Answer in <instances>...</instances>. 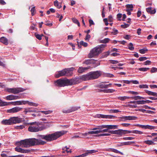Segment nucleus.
<instances>
[{
	"label": "nucleus",
	"mask_w": 157,
	"mask_h": 157,
	"mask_svg": "<svg viewBox=\"0 0 157 157\" xmlns=\"http://www.w3.org/2000/svg\"><path fill=\"white\" fill-rule=\"evenodd\" d=\"M21 146L25 147H29L32 146L39 145H44L46 142L40 139L31 138L21 140L19 142Z\"/></svg>",
	"instance_id": "obj_1"
},
{
	"label": "nucleus",
	"mask_w": 157,
	"mask_h": 157,
	"mask_svg": "<svg viewBox=\"0 0 157 157\" xmlns=\"http://www.w3.org/2000/svg\"><path fill=\"white\" fill-rule=\"evenodd\" d=\"M64 134L63 132H56L52 134L46 135H38L40 139L48 141H51L56 140Z\"/></svg>",
	"instance_id": "obj_2"
},
{
	"label": "nucleus",
	"mask_w": 157,
	"mask_h": 157,
	"mask_svg": "<svg viewBox=\"0 0 157 157\" xmlns=\"http://www.w3.org/2000/svg\"><path fill=\"white\" fill-rule=\"evenodd\" d=\"M106 46L105 44H101L98 45L91 50L88 54V57L91 58L98 55L104 50V48Z\"/></svg>",
	"instance_id": "obj_3"
},
{
	"label": "nucleus",
	"mask_w": 157,
	"mask_h": 157,
	"mask_svg": "<svg viewBox=\"0 0 157 157\" xmlns=\"http://www.w3.org/2000/svg\"><path fill=\"white\" fill-rule=\"evenodd\" d=\"M74 68L71 67L65 68L63 70L56 72L55 76L56 78H59L63 76H71L73 74Z\"/></svg>",
	"instance_id": "obj_4"
},
{
	"label": "nucleus",
	"mask_w": 157,
	"mask_h": 157,
	"mask_svg": "<svg viewBox=\"0 0 157 157\" xmlns=\"http://www.w3.org/2000/svg\"><path fill=\"white\" fill-rule=\"evenodd\" d=\"M30 126L28 128V130L29 131L32 132H36L43 130L44 128L43 126H40L39 125V123L36 122L30 123H29Z\"/></svg>",
	"instance_id": "obj_5"
},
{
	"label": "nucleus",
	"mask_w": 157,
	"mask_h": 157,
	"mask_svg": "<svg viewBox=\"0 0 157 157\" xmlns=\"http://www.w3.org/2000/svg\"><path fill=\"white\" fill-rule=\"evenodd\" d=\"M54 84L55 86L59 87L68 86V79L66 78L58 79L55 81Z\"/></svg>",
	"instance_id": "obj_6"
},
{
	"label": "nucleus",
	"mask_w": 157,
	"mask_h": 157,
	"mask_svg": "<svg viewBox=\"0 0 157 157\" xmlns=\"http://www.w3.org/2000/svg\"><path fill=\"white\" fill-rule=\"evenodd\" d=\"M91 79H94L97 78L101 74V71H92L89 73Z\"/></svg>",
	"instance_id": "obj_7"
},
{
	"label": "nucleus",
	"mask_w": 157,
	"mask_h": 157,
	"mask_svg": "<svg viewBox=\"0 0 157 157\" xmlns=\"http://www.w3.org/2000/svg\"><path fill=\"white\" fill-rule=\"evenodd\" d=\"M6 90L10 93L13 94H17L20 92H23L24 91L23 89L22 88H7Z\"/></svg>",
	"instance_id": "obj_8"
},
{
	"label": "nucleus",
	"mask_w": 157,
	"mask_h": 157,
	"mask_svg": "<svg viewBox=\"0 0 157 157\" xmlns=\"http://www.w3.org/2000/svg\"><path fill=\"white\" fill-rule=\"evenodd\" d=\"M11 119L12 122V124L22 122L24 120L23 118H19L18 117H11Z\"/></svg>",
	"instance_id": "obj_9"
},
{
	"label": "nucleus",
	"mask_w": 157,
	"mask_h": 157,
	"mask_svg": "<svg viewBox=\"0 0 157 157\" xmlns=\"http://www.w3.org/2000/svg\"><path fill=\"white\" fill-rule=\"evenodd\" d=\"M22 109V108L20 107L19 106H16L7 110V112L9 113H15L21 111Z\"/></svg>",
	"instance_id": "obj_10"
},
{
	"label": "nucleus",
	"mask_w": 157,
	"mask_h": 157,
	"mask_svg": "<svg viewBox=\"0 0 157 157\" xmlns=\"http://www.w3.org/2000/svg\"><path fill=\"white\" fill-rule=\"evenodd\" d=\"M78 78H75L71 79H68V86H71L76 84L80 82Z\"/></svg>",
	"instance_id": "obj_11"
},
{
	"label": "nucleus",
	"mask_w": 157,
	"mask_h": 157,
	"mask_svg": "<svg viewBox=\"0 0 157 157\" xmlns=\"http://www.w3.org/2000/svg\"><path fill=\"white\" fill-rule=\"evenodd\" d=\"M15 151L21 153H26L31 152V150L30 149H24L18 147L15 148Z\"/></svg>",
	"instance_id": "obj_12"
},
{
	"label": "nucleus",
	"mask_w": 157,
	"mask_h": 157,
	"mask_svg": "<svg viewBox=\"0 0 157 157\" xmlns=\"http://www.w3.org/2000/svg\"><path fill=\"white\" fill-rule=\"evenodd\" d=\"M98 151L95 150H88L85 153L81 155L76 156L74 157H84L87 156L90 154H92L94 153H95L97 152Z\"/></svg>",
	"instance_id": "obj_13"
},
{
	"label": "nucleus",
	"mask_w": 157,
	"mask_h": 157,
	"mask_svg": "<svg viewBox=\"0 0 157 157\" xmlns=\"http://www.w3.org/2000/svg\"><path fill=\"white\" fill-rule=\"evenodd\" d=\"M101 127L102 128H107L109 129H115L118 128V126L114 125H103Z\"/></svg>",
	"instance_id": "obj_14"
},
{
	"label": "nucleus",
	"mask_w": 157,
	"mask_h": 157,
	"mask_svg": "<svg viewBox=\"0 0 157 157\" xmlns=\"http://www.w3.org/2000/svg\"><path fill=\"white\" fill-rule=\"evenodd\" d=\"M80 108L78 107H71L70 109L67 110H63V112L64 113H69L77 110Z\"/></svg>",
	"instance_id": "obj_15"
},
{
	"label": "nucleus",
	"mask_w": 157,
	"mask_h": 157,
	"mask_svg": "<svg viewBox=\"0 0 157 157\" xmlns=\"http://www.w3.org/2000/svg\"><path fill=\"white\" fill-rule=\"evenodd\" d=\"M137 118V117H136L133 116H124L121 117L122 119L124 121L135 120Z\"/></svg>",
	"instance_id": "obj_16"
},
{
	"label": "nucleus",
	"mask_w": 157,
	"mask_h": 157,
	"mask_svg": "<svg viewBox=\"0 0 157 157\" xmlns=\"http://www.w3.org/2000/svg\"><path fill=\"white\" fill-rule=\"evenodd\" d=\"M97 117L99 118H108V119H112L114 116L111 115H105L103 114H97Z\"/></svg>",
	"instance_id": "obj_17"
},
{
	"label": "nucleus",
	"mask_w": 157,
	"mask_h": 157,
	"mask_svg": "<svg viewBox=\"0 0 157 157\" xmlns=\"http://www.w3.org/2000/svg\"><path fill=\"white\" fill-rule=\"evenodd\" d=\"M11 104H12L14 105H25L26 104V102L25 101H18L14 102H10Z\"/></svg>",
	"instance_id": "obj_18"
},
{
	"label": "nucleus",
	"mask_w": 157,
	"mask_h": 157,
	"mask_svg": "<svg viewBox=\"0 0 157 157\" xmlns=\"http://www.w3.org/2000/svg\"><path fill=\"white\" fill-rule=\"evenodd\" d=\"M24 109V112L25 114H26L27 113L36 112V111L32 107L25 108Z\"/></svg>",
	"instance_id": "obj_19"
},
{
	"label": "nucleus",
	"mask_w": 157,
	"mask_h": 157,
	"mask_svg": "<svg viewBox=\"0 0 157 157\" xmlns=\"http://www.w3.org/2000/svg\"><path fill=\"white\" fill-rule=\"evenodd\" d=\"M1 123L3 125H12L11 118L8 120H3L2 121Z\"/></svg>",
	"instance_id": "obj_20"
},
{
	"label": "nucleus",
	"mask_w": 157,
	"mask_h": 157,
	"mask_svg": "<svg viewBox=\"0 0 157 157\" xmlns=\"http://www.w3.org/2000/svg\"><path fill=\"white\" fill-rule=\"evenodd\" d=\"M96 61L93 59H86L83 63L89 65L91 64H94L95 63Z\"/></svg>",
	"instance_id": "obj_21"
},
{
	"label": "nucleus",
	"mask_w": 157,
	"mask_h": 157,
	"mask_svg": "<svg viewBox=\"0 0 157 157\" xmlns=\"http://www.w3.org/2000/svg\"><path fill=\"white\" fill-rule=\"evenodd\" d=\"M141 128H144L145 129H148L150 130L154 129L155 128V127L154 126H152L151 125H142L141 126Z\"/></svg>",
	"instance_id": "obj_22"
},
{
	"label": "nucleus",
	"mask_w": 157,
	"mask_h": 157,
	"mask_svg": "<svg viewBox=\"0 0 157 157\" xmlns=\"http://www.w3.org/2000/svg\"><path fill=\"white\" fill-rule=\"evenodd\" d=\"M11 102H6L2 100L0 98V106H4L11 104Z\"/></svg>",
	"instance_id": "obj_23"
},
{
	"label": "nucleus",
	"mask_w": 157,
	"mask_h": 157,
	"mask_svg": "<svg viewBox=\"0 0 157 157\" xmlns=\"http://www.w3.org/2000/svg\"><path fill=\"white\" fill-rule=\"evenodd\" d=\"M0 42L6 45H7L8 44V40L4 37H1L0 38Z\"/></svg>",
	"instance_id": "obj_24"
},
{
	"label": "nucleus",
	"mask_w": 157,
	"mask_h": 157,
	"mask_svg": "<svg viewBox=\"0 0 157 157\" xmlns=\"http://www.w3.org/2000/svg\"><path fill=\"white\" fill-rule=\"evenodd\" d=\"M130 98L132 99H134L135 100H140L141 99H145L146 98L143 97H142L140 96H135L131 97H130Z\"/></svg>",
	"instance_id": "obj_25"
},
{
	"label": "nucleus",
	"mask_w": 157,
	"mask_h": 157,
	"mask_svg": "<svg viewBox=\"0 0 157 157\" xmlns=\"http://www.w3.org/2000/svg\"><path fill=\"white\" fill-rule=\"evenodd\" d=\"M125 131L123 129H118L116 130V134L120 135H122L125 134V133H124Z\"/></svg>",
	"instance_id": "obj_26"
},
{
	"label": "nucleus",
	"mask_w": 157,
	"mask_h": 157,
	"mask_svg": "<svg viewBox=\"0 0 157 157\" xmlns=\"http://www.w3.org/2000/svg\"><path fill=\"white\" fill-rule=\"evenodd\" d=\"M151 7H149L146 9L147 11L150 14H154L155 13L156 11L155 9L152 10Z\"/></svg>",
	"instance_id": "obj_27"
},
{
	"label": "nucleus",
	"mask_w": 157,
	"mask_h": 157,
	"mask_svg": "<svg viewBox=\"0 0 157 157\" xmlns=\"http://www.w3.org/2000/svg\"><path fill=\"white\" fill-rule=\"evenodd\" d=\"M80 45L79 43H78V46L79 48H81V45H82L84 47H86L88 46V44L86 42H84L82 40L80 42Z\"/></svg>",
	"instance_id": "obj_28"
},
{
	"label": "nucleus",
	"mask_w": 157,
	"mask_h": 157,
	"mask_svg": "<svg viewBox=\"0 0 157 157\" xmlns=\"http://www.w3.org/2000/svg\"><path fill=\"white\" fill-rule=\"evenodd\" d=\"M82 79L84 80H91L89 73L86 75H83L82 76Z\"/></svg>",
	"instance_id": "obj_29"
},
{
	"label": "nucleus",
	"mask_w": 157,
	"mask_h": 157,
	"mask_svg": "<svg viewBox=\"0 0 157 157\" xmlns=\"http://www.w3.org/2000/svg\"><path fill=\"white\" fill-rule=\"evenodd\" d=\"M88 68H89L80 67L78 69V71L79 73H82Z\"/></svg>",
	"instance_id": "obj_30"
},
{
	"label": "nucleus",
	"mask_w": 157,
	"mask_h": 157,
	"mask_svg": "<svg viewBox=\"0 0 157 157\" xmlns=\"http://www.w3.org/2000/svg\"><path fill=\"white\" fill-rule=\"evenodd\" d=\"M135 142L134 141H128L127 142H124L121 144L119 146H121L123 145H128L131 144L132 143H135Z\"/></svg>",
	"instance_id": "obj_31"
},
{
	"label": "nucleus",
	"mask_w": 157,
	"mask_h": 157,
	"mask_svg": "<svg viewBox=\"0 0 157 157\" xmlns=\"http://www.w3.org/2000/svg\"><path fill=\"white\" fill-rule=\"evenodd\" d=\"M126 10H128L130 11L133 10V6L132 4H127L126 5Z\"/></svg>",
	"instance_id": "obj_32"
},
{
	"label": "nucleus",
	"mask_w": 157,
	"mask_h": 157,
	"mask_svg": "<svg viewBox=\"0 0 157 157\" xmlns=\"http://www.w3.org/2000/svg\"><path fill=\"white\" fill-rule=\"evenodd\" d=\"M130 97L127 96H123V97H118L117 98L122 101H124L125 100L130 98Z\"/></svg>",
	"instance_id": "obj_33"
},
{
	"label": "nucleus",
	"mask_w": 157,
	"mask_h": 157,
	"mask_svg": "<svg viewBox=\"0 0 157 157\" xmlns=\"http://www.w3.org/2000/svg\"><path fill=\"white\" fill-rule=\"evenodd\" d=\"M144 143L148 145L155 144L151 140H145L144 141Z\"/></svg>",
	"instance_id": "obj_34"
},
{
	"label": "nucleus",
	"mask_w": 157,
	"mask_h": 157,
	"mask_svg": "<svg viewBox=\"0 0 157 157\" xmlns=\"http://www.w3.org/2000/svg\"><path fill=\"white\" fill-rule=\"evenodd\" d=\"M6 98L7 100H14V95H10L7 96Z\"/></svg>",
	"instance_id": "obj_35"
},
{
	"label": "nucleus",
	"mask_w": 157,
	"mask_h": 157,
	"mask_svg": "<svg viewBox=\"0 0 157 157\" xmlns=\"http://www.w3.org/2000/svg\"><path fill=\"white\" fill-rule=\"evenodd\" d=\"M106 150L109 151H111L116 153H118V152H119V151L114 148H109L106 149Z\"/></svg>",
	"instance_id": "obj_36"
},
{
	"label": "nucleus",
	"mask_w": 157,
	"mask_h": 157,
	"mask_svg": "<svg viewBox=\"0 0 157 157\" xmlns=\"http://www.w3.org/2000/svg\"><path fill=\"white\" fill-rule=\"evenodd\" d=\"M110 40V39L108 38H105L103 40H100V43L106 44L107 43H108L109 41Z\"/></svg>",
	"instance_id": "obj_37"
},
{
	"label": "nucleus",
	"mask_w": 157,
	"mask_h": 157,
	"mask_svg": "<svg viewBox=\"0 0 157 157\" xmlns=\"http://www.w3.org/2000/svg\"><path fill=\"white\" fill-rule=\"evenodd\" d=\"M54 6L56 7H57L58 8L60 9L61 7V5L59 3L58 1L56 0V1H54Z\"/></svg>",
	"instance_id": "obj_38"
},
{
	"label": "nucleus",
	"mask_w": 157,
	"mask_h": 157,
	"mask_svg": "<svg viewBox=\"0 0 157 157\" xmlns=\"http://www.w3.org/2000/svg\"><path fill=\"white\" fill-rule=\"evenodd\" d=\"M115 90L113 89L104 90V92L105 93H112L115 91Z\"/></svg>",
	"instance_id": "obj_39"
},
{
	"label": "nucleus",
	"mask_w": 157,
	"mask_h": 157,
	"mask_svg": "<svg viewBox=\"0 0 157 157\" xmlns=\"http://www.w3.org/2000/svg\"><path fill=\"white\" fill-rule=\"evenodd\" d=\"M66 149L65 151H66L67 153H71L72 151L71 149H70L69 147H67V146H66L64 147H63L62 149L63 150H64L65 149Z\"/></svg>",
	"instance_id": "obj_40"
},
{
	"label": "nucleus",
	"mask_w": 157,
	"mask_h": 157,
	"mask_svg": "<svg viewBox=\"0 0 157 157\" xmlns=\"http://www.w3.org/2000/svg\"><path fill=\"white\" fill-rule=\"evenodd\" d=\"M72 21L74 23L77 24L78 26H80V23L77 19L75 18H72Z\"/></svg>",
	"instance_id": "obj_41"
},
{
	"label": "nucleus",
	"mask_w": 157,
	"mask_h": 157,
	"mask_svg": "<svg viewBox=\"0 0 157 157\" xmlns=\"http://www.w3.org/2000/svg\"><path fill=\"white\" fill-rule=\"evenodd\" d=\"M35 36L36 37L38 40H40L42 39V37L44 36V35L43 34H41L40 35L36 34V33H35Z\"/></svg>",
	"instance_id": "obj_42"
},
{
	"label": "nucleus",
	"mask_w": 157,
	"mask_h": 157,
	"mask_svg": "<svg viewBox=\"0 0 157 157\" xmlns=\"http://www.w3.org/2000/svg\"><path fill=\"white\" fill-rule=\"evenodd\" d=\"M148 51V50L146 48H144V49H140L139 50V52L142 54L145 53L147 51Z\"/></svg>",
	"instance_id": "obj_43"
},
{
	"label": "nucleus",
	"mask_w": 157,
	"mask_h": 157,
	"mask_svg": "<svg viewBox=\"0 0 157 157\" xmlns=\"http://www.w3.org/2000/svg\"><path fill=\"white\" fill-rule=\"evenodd\" d=\"M150 69L149 68L147 67H142L138 68V70L140 71L144 72Z\"/></svg>",
	"instance_id": "obj_44"
},
{
	"label": "nucleus",
	"mask_w": 157,
	"mask_h": 157,
	"mask_svg": "<svg viewBox=\"0 0 157 157\" xmlns=\"http://www.w3.org/2000/svg\"><path fill=\"white\" fill-rule=\"evenodd\" d=\"M128 49L131 51H133L134 49V47H133V44L132 43H130L129 44L128 46Z\"/></svg>",
	"instance_id": "obj_45"
},
{
	"label": "nucleus",
	"mask_w": 157,
	"mask_h": 157,
	"mask_svg": "<svg viewBox=\"0 0 157 157\" xmlns=\"http://www.w3.org/2000/svg\"><path fill=\"white\" fill-rule=\"evenodd\" d=\"M110 54L109 51L105 52L103 53L102 56L103 57H106Z\"/></svg>",
	"instance_id": "obj_46"
},
{
	"label": "nucleus",
	"mask_w": 157,
	"mask_h": 157,
	"mask_svg": "<svg viewBox=\"0 0 157 157\" xmlns=\"http://www.w3.org/2000/svg\"><path fill=\"white\" fill-rule=\"evenodd\" d=\"M139 87L140 88H148V86L146 84L140 85L139 86Z\"/></svg>",
	"instance_id": "obj_47"
},
{
	"label": "nucleus",
	"mask_w": 157,
	"mask_h": 157,
	"mask_svg": "<svg viewBox=\"0 0 157 157\" xmlns=\"http://www.w3.org/2000/svg\"><path fill=\"white\" fill-rule=\"evenodd\" d=\"M145 100H140L137 101V104L143 105L145 104Z\"/></svg>",
	"instance_id": "obj_48"
},
{
	"label": "nucleus",
	"mask_w": 157,
	"mask_h": 157,
	"mask_svg": "<svg viewBox=\"0 0 157 157\" xmlns=\"http://www.w3.org/2000/svg\"><path fill=\"white\" fill-rule=\"evenodd\" d=\"M148 58L146 57H141L139 58L138 60L140 61H142L146 60Z\"/></svg>",
	"instance_id": "obj_49"
},
{
	"label": "nucleus",
	"mask_w": 157,
	"mask_h": 157,
	"mask_svg": "<svg viewBox=\"0 0 157 157\" xmlns=\"http://www.w3.org/2000/svg\"><path fill=\"white\" fill-rule=\"evenodd\" d=\"M129 26V24H126V23H124V25H121V27L122 28L125 29V28H127Z\"/></svg>",
	"instance_id": "obj_50"
},
{
	"label": "nucleus",
	"mask_w": 157,
	"mask_h": 157,
	"mask_svg": "<svg viewBox=\"0 0 157 157\" xmlns=\"http://www.w3.org/2000/svg\"><path fill=\"white\" fill-rule=\"evenodd\" d=\"M110 135V133H103L101 134H98L97 135L98 136H109Z\"/></svg>",
	"instance_id": "obj_51"
},
{
	"label": "nucleus",
	"mask_w": 157,
	"mask_h": 157,
	"mask_svg": "<svg viewBox=\"0 0 157 157\" xmlns=\"http://www.w3.org/2000/svg\"><path fill=\"white\" fill-rule=\"evenodd\" d=\"M128 92V93L131 94L133 95H138L139 94V93L138 92L136 91H129Z\"/></svg>",
	"instance_id": "obj_52"
},
{
	"label": "nucleus",
	"mask_w": 157,
	"mask_h": 157,
	"mask_svg": "<svg viewBox=\"0 0 157 157\" xmlns=\"http://www.w3.org/2000/svg\"><path fill=\"white\" fill-rule=\"evenodd\" d=\"M40 112L41 113L44 114H49V113H51L52 112V111H51L50 110L47 111H40Z\"/></svg>",
	"instance_id": "obj_53"
},
{
	"label": "nucleus",
	"mask_w": 157,
	"mask_h": 157,
	"mask_svg": "<svg viewBox=\"0 0 157 157\" xmlns=\"http://www.w3.org/2000/svg\"><path fill=\"white\" fill-rule=\"evenodd\" d=\"M134 139V137H124L123 138V139L125 140H133Z\"/></svg>",
	"instance_id": "obj_54"
},
{
	"label": "nucleus",
	"mask_w": 157,
	"mask_h": 157,
	"mask_svg": "<svg viewBox=\"0 0 157 157\" xmlns=\"http://www.w3.org/2000/svg\"><path fill=\"white\" fill-rule=\"evenodd\" d=\"M113 31L111 32V33L113 34L114 35H116L118 33V31L117 29H113Z\"/></svg>",
	"instance_id": "obj_55"
},
{
	"label": "nucleus",
	"mask_w": 157,
	"mask_h": 157,
	"mask_svg": "<svg viewBox=\"0 0 157 157\" xmlns=\"http://www.w3.org/2000/svg\"><path fill=\"white\" fill-rule=\"evenodd\" d=\"M150 71L152 73L156 72H157V68L155 67H152L151 68Z\"/></svg>",
	"instance_id": "obj_56"
},
{
	"label": "nucleus",
	"mask_w": 157,
	"mask_h": 157,
	"mask_svg": "<svg viewBox=\"0 0 157 157\" xmlns=\"http://www.w3.org/2000/svg\"><path fill=\"white\" fill-rule=\"evenodd\" d=\"M25 128V126L24 125L17 126L16 127V128L17 129H22Z\"/></svg>",
	"instance_id": "obj_57"
},
{
	"label": "nucleus",
	"mask_w": 157,
	"mask_h": 157,
	"mask_svg": "<svg viewBox=\"0 0 157 157\" xmlns=\"http://www.w3.org/2000/svg\"><path fill=\"white\" fill-rule=\"evenodd\" d=\"M151 61L150 60H147L143 63V64L144 65H150L151 64Z\"/></svg>",
	"instance_id": "obj_58"
},
{
	"label": "nucleus",
	"mask_w": 157,
	"mask_h": 157,
	"mask_svg": "<svg viewBox=\"0 0 157 157\" xmlns=\"http://www.w3.org/2000/svg\"><path fill=\"white\" fill-rule=\"evenodd\" d=\"M145 91L146 93L148 94L149 95H152V92L151 91H149L147 90H145Z\"/></svg>",
	"instance_id": "obj_59"
},
{
	"label": "nucleus",
	"mask_w": 157,
	"mask_h": 157,
	"mask_svg": "<svg viewBox=\"0 0 157 157\" xmlns=\"http://www.w3.org/2000/svg\"><path fill=\"white\" fill-rule=\"evenodd\" d=\"M111 63L113 64H116L118 63L119 62L117 60H110Z\"/></svg>",
	"instance_id": "obj_60"
},
{
	"label": "nucleus",
	"mask_w": 157,
	"mask_h": 157,
	"mask_svg": "<svg viewBox=\"0 0 157 157\" xmlns=\"http://www.w3.org/2000/svg\"><path fill=\"white\" fill-rule=\"evenodd\" d=\"M35 7H33L31 10V14L32 16H33L34 14V11L35 10Z\"/></svg>",
	"instance_id": "obj_61"
},
{
	"label": "nucleus",
	"mask_w": 157,
	"mask_h": 157,
	"mask_svg": "<svg viewBox=\"0 0 157 157\" xmlns=\"http://www.w3.org/2000/svg\"><path fill=\"white\" fill-rule=\"evenodd\" d=\"M106 76L107 77L110 78H113L114 77V75L113 74L110 73H107Z\"/></svg>",
	"instance_id": "obj_62"
},
{
	"label": "nucleus",
	"mask_w": 157,
	"mask_h": 157,
	"mask_svg": "<svg viewBox=\"0 0 157 157\" xmlns=\"http://www.w3.org/2000/svg\"><path fill=\"white\" fill-rule=\"evenodd\" d=\"M91 36L89 34H86L85 38V40H89L90 39V38Z\"/></svg>",
	"instance_id": "obj_63"
},
{
	"label": "nucleus",
	"mask_w": 157,
	"mask_h": 157,
	"mask_svg": "<svg viewBox=\"0 0 157 157\" xmlns=\"http://www.w3.org/2000/svg\"><path fill=\"white\" fill-rule=\"evenodd\" d=\"M124 38L126 40H129L131 38V36L128 35H126L124 37Z\"/></svg>",
	"instance_id": "obj_64"
}]
</instances>
